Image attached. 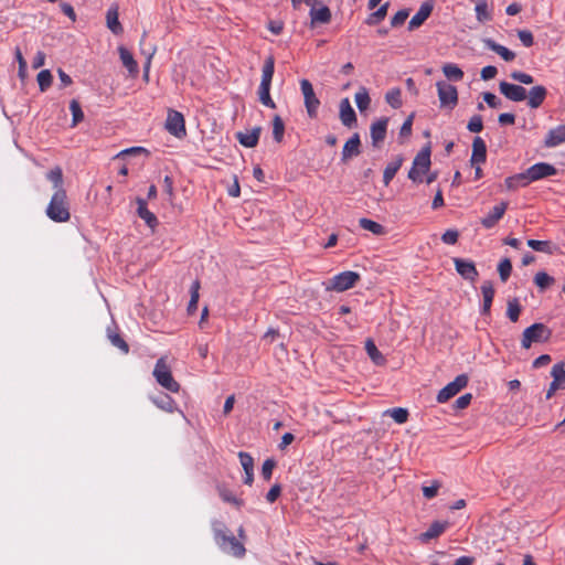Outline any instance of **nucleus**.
Masks as SVG:
<instances>
[{"instance_id":"obj_1","label":"nucleus","mask_w":565,"mask_h":565,"mask_svg":"<svg viewBox=\"0 0 565 565\" xmlns=\"http://www.w3.org/2000/svg\"><path fill=\"white\" fill-rule=\"evenodd\" d=\"M45 214L55 223H65L71 220L70 203L65 190L54 191Z\"/></svg>"},{"instance_id":"obj_2","label":"nucleus","mask_w":565,"mask_h":565,"mask_svg":"<svg viewBox=\"0 0 565 565\" xmlns=\"http://www.w3.org/2000/svg\"><path fill=\"white\" fill-rule=\"evenodd\" d=\"M244 539V532H238V535L234 532H218L215 537L220 548L235 557H242L245 554Z\"/></svg>"},{"instance_id":"obj_3","label":"nucleus","mask_w":565,"mask_h":565,"mask_svg":"<svg viewBox=\"0 0 565 565\" xmlns=\"http://www.w3.org/2000/svg\"><path fill=\"white\" fill-rule=\"evenodd\" d=\"M157 383L169 392L178 393L180 384L173 379L170 366L164 358H160L152 372Z\"/></svg>"},{"instance_id":"obj_4","label":"nucleus","mask_w":565,"mask_h":565,"mask_svg":"<svg viewBox=\"0 0 565 565\" xmlns=\"http://www.w3.org/2000/svg\"><path fill=\"white\" fill-rule=\"evenodd\" d=\"M551 335V329H548L544 323H533L523 331L521 345L524 349H530L532 343L546 342L550 340Z\"/></svg>"},{"instance_id":"obj_5","label":"nucleus","mask_w":565,"mask_h":565,"mask_svg":"<svg viewBox=\"0 0 565 565\" xmlns=\"http://www.w3.org/2000/svg\"><path fill=\"white\" fill-rule=\"evenodd\" d=\"M430 168V148H423L414 158L413 167L408 172V178L413 182H423V174Z\"/></svg>"},{"instance_id":"obj_6","label":"nucleus","mask_w":565,"mask_h":565,"mask_svg":"<svg viewBox=\"0 0 565 565\" xmlns=\"http://www.w3.org/2000/svg\"><path fill=\"white\" fill-rule=\"evenodd\" d=\"M360 280V275L355 271L347 270L342 271L334 277H332L328 285V290H334L338 292L345 291L355 286V284Z\"/></svg>"},{"instance_id":"obj_7","label":"nucleus","mask_w":565,"mask_h":565,"mask_svg":"<svg viewBox=\"0 0 565 565\" xmlns=\"http://www.w3.org/2000/svg\"><path fill=\"white\" fill-rule=\"evenodd\" d=\"M300 88L303 95L305 107L310 118H316L320 100L316 96L312 84L308 79L300 81Z\"/></svg>"},{"instance_id":"obj_8","label":"nucleus","mask_w":565,"mask_h":565,"mask_svg":"<svg viewBox=\"0 0 565 565\" xmlns=\"http://www.w3.org/2000/svg\"><path fill=\"white\" fill-rule=\"evenodd\" d=\"M438 90V97L441 107L455 108L458 103L457 88L446 82H438L436 84Z\"/></svg>"},{"instance_id":"obj_9","label":"nucleus","mask_w":565,"mask_h":565,"mask_svg":"<svg viewBox=\"0 0 565 565\" xmlns=\"http://www.w3.org/2000/svg\"><path fill=\"white\" fill-rule=\"evenodd\" d=\"M166 129L174 137L183 138L186 135L183 115L178 110L170 109L166 120Z\"/></svg>"},{"instance_id":"obj_10","label":"nucleus","mask_w":565,"mask_h":565,"mask_svg":"<svg viewBox=\"0 0 565 565\" xmlns=\"http://www.w3.org/2000/svg\"><path fill=\"white\" fill-rule=\"evenodd\" d=\"M468 384V376L465 374L458 375L452 382L448 383L441 388L437 395V402L445 403L456 394H458Z\"/></svg>"},{"instance_id":"obj_11","label":"nucleus","mask_w":565,"mask_h":565,"mask_svg":"<svg viewBox=\"0 0 565 565\" xmlns=\"http://www.w3.org/2000/svg\"><path fill=\"white\" fill-rule=\"evenodd\" d=\"M526 170L531 183L548 177H553L557 173V169L553 164L547 162L535 163L527 168Z\"/></svg>"},{"instance_id":"obj_12","label":"nucleus","mask_w":565,"mask_h":565,"mask_svg":"<svg viewBox=\"0 0 565 565\" xmlns=\"http://www.w3.org/2000/svg\"><path fill=\"white\" fill-rule=\"evenodd\" d=\"M456 271L466 280L475 282L479 276V273L473 262L463 258H454Z\"/></svg>"},{"instance_id":"obj_13","label":"nucleus","mask_w":565,"mask_h":565,"mask_svg":"<svg viewBox=\"0 0 565 565\" xmlns=\"http://www.w3.org/2000/svg\"><path fill=\"white\" fill-rule=\"evenodd\" d=\"M499 89L504 97L512 102H523L527 96L526 89L523 86L508 82H501L499 84Z\"/></svg>"},{"instance_id":"obj_14","label":"nucleus","mask_w":565,"mask_h":565,"mask_svg":"<svg viewBox=\"0 0 565 565\" xmlns=\"http://www.w3.org/2000/svg\"><path fill=\"white\" fill-rule=\"evenodd\" d=\"M388 118L383 117L371 125L372 146L380 148L386 137Z\"/></svg>"},{"instance_id":"obj_15","label":"nucleus","mask_w":565,"mask_h":565,"mask_svg":"<svg viewBox=\"0 0 565 565\" xmlns=\"http://www.w3.org/2000/svg\"><path fill=\"white\" fill-rule=\"evenodd\" d=\"M434 9V3L430 0L423 2L419 7V10L413 15L411 21L408 22V29L415 30L419 28L431 14Z\"/></svg>"},{"instance_id":"obj_16","label":"nucleus","mask_w":565,"mask_h":565,"mask_svg":"<svg viewBox=\"0 0 565 565\" xmlns=\"http://www.w3.org/2000/svg\"><path fill=\"white\" fill-rule=\"evenodd\" d=\"M310 7V23L311 26L317 24H327L331 21V11L327 6L311 4Z\"/></svg>"},{"instance_id":"obj_17","label":"nucleus","mask_w":565,"mask_h":565,"mask_svg":"<svg viewBox=\"0 0 565 565\" xmlns=\"http://www.w3.org/2000/svg\"><path fill=\"white\" fill-rule=\"evenodd\" d=\"M340 120L348 128L356 125V115L348 98L340 102Z\"/></svg>"},{"instance_id":"obj_18","label":"nucleus","mask_w":565,"mask_h":565,"mask_svg":"<svg viewBox=\"0 0 565 565\" xmlns=\"http://www.w3.org/2000/svg\"><path fill=\"white\" fill-rule=\"evenodd\" d=\"M507 207V202H501L500 204L493 206L489 214L481 218V224L486 228H492L503 217Z\"/></svg>"},{"instance_id":"obj_19","label":"nucleus","mask_w":565,"mask_h":565,"mask_svg":"<svg viewBox=\"0 0 565 565\" xmlns=\"http://www.w3.org/2000/svg\"><path fill=\"white\" fill-rule=\"evenodd\" d=\"M487 159V146L481 137H476L472 141V154L470 162L472 166L483 163Z\"/></svg>"},{"instance_id":"obj_20","label":"nucleus","mask_w":565,"mask_h":565,"mask_svg":"<svg viewBox=\"0 0 565 565\" xmlns=\"http://www.w3.org/2000/svg\"><path fill=\"white\" fill-rule=\"evenodd\" d=\"M118 6L113 4L106 12V24L107 28L115 34L119 35L122 33L124 29L121 23L119 22V12Z\"/></svg>"},{"instance_id":"obj_21","label":"nucleus","mask_w":565,"mask_h":565,"mask_svg":"<svg viewBox=\"0 0 565 565\" xmlns=\"http://www.w3.org/2000/svg\"><path fill=\"white\" fill-rule=\"evenodd\" d=\"M360 136L354 134L343 146L342 158L343 162L349 161L351 158L360 154Z\"/></svg>"},{"instance_id":"obj_22","label":"nucleus","mask_w":565,"mask_h":565,"mask_svg":"<svg viewBox=\"0 0 565 565\" xmlns=\"http://www.w3.org/2000/svg\"><path fill=\"white\" fill-rule=\"evenodd\" d=\"M486 47L489 50L495 52L498 55H500L505 62H511L515 58V53L509 50L508 47L497 43L492 39H483L482 40Z\"/></svg>"},{"instance_id":"obj_23","label":"nucleus","mask_w":565,"mask_h":565,"mask_svg":"<svg viewBox=\"0 0 565 565\" xmlns=\"http://www.w3.org/2000/svg\"><path fill=\"white\" fill-rule=\"evenodd\" d=\"M547 90L544 86L537 85L532 87L529 92V95L526 96L529 97L527 105L531 108H539L545 100Z\"/></svg>"},{"instance_id":"obj_24","label":"nucleus","mask_w":565,"mask_h":565,"mask_svg":"<svg viewBox=\"0 0 565 565\" xmlns=\"http://www.w3.org/2000/svg\"><path fill=\"white\" fill-rule=\"evenodd\" d=\"M563 142H565V125L551 129L546 135L544 145L547 148H553Z\"/></svg>"},{"instance_id":"obj_25","label":"nucleus","mask_w":565,"mask_h":565,"mask_svg":"<svg viewBox=\"0 0 565 565\" xmlns=\"http://www.w3.org/2000/svg\"><path fill=\"white\" fill-rule=\"evenodd\" d=\"M118 52L122 65L127 68L131 76H136L139 72L138 64L130 51H128L125 46H119Z\"/></svg>"},{"instance_id":"obj_26","label":"nucleus","mask_w":565,"mask_h":565,"mask_svg":"<svg viewBox=\"0 0 565 565\" xmlns=\"http://www.w3.org/2000/svg\"><path fill=\"white\" fill-rule=\"evenodd\" d=\"M481 292L483 296V305L481 308V313L489 315L491 305L493 301V297H494V288L490 280H487L481 285Z\"/></svg>"},{"instance_id":"obj_27","label":"nucleus","mask_w":565,"mask_h":565,"mask_svg":"<svg viewBox=\"0 0 565 565\" xmlns=\"http://www.w3.org/2000/svg\"><path fill=\"white\" fill-rule=\"evenodd\" d=\"M137 204V212L139 217L142 218L149 227L154 228L158 224V220L156 215L147 209L146 201L143 199L138 198Z\"/></svg>"},{"instance_id":"obj_28","label":"nucleus","mask_w":565,"mask_h":565,"mask_svg":"<svg viewBox=\"0 0 565 565\" xmlns=\"http://www.w3.org/2000/svg\"><path fill=\"white\" fill-rule=\"evenodd\" d=\"M260 130V127H256L252 131L238 132L237 139L244 147L253 148L258 142Z\"/></svg>"},{"instance_id":"obj_29","label":"nucleus","mask_w":565,"mask_h":565,"mask_svg":"<svg viewBox=\"0 0 565 565\" xmlns=\"http://www.w3.org/2000/svg\"><path fill=\"white\" fill-rule=\"evenodd\" d=\"M275 72V60L273 55L266 57L263 70H262V81L260 85L270 86L271 79Z\"/></svg>"},{"instance_id":"obj_30","label":"nucleus","mask_w":565,"mask_h":565,"mask_svg":"<svg viewBox=\"0 0 565 565\" xmlns=\"http://www.w3.org/2000/svg\"><path fill=\"white\" fill-rule=\"evenodd\" d=\"M403 163V158L401 156L393 159L391 162L387 163V166L384 169L383 173V182L385 185H388L390 182L395 177L396 172L399 170Z\"/></svg>"},{"instance_id":"obj_31","label":"nucleus","mask_w":565,"mask_h":565,"mask_svg":"<svg viewBox=\"0 0 565 565\" xmlns=\"http://www.w3.org/2000/svg\"><path fill=\"white\" fill-rule=\"evenodd\" d=\"M365 351L373 363H375L376 365L385 364L386 360L384 355L379 351L372 339H367L365 341Z\"/></svg>"},{"instance_id":"obj_32","label":"nucleus","mask_w":565,"mask_h":565,"mask_svg":"<svg viewBox=\"0 0 565 565\" xmlns=\"http://www.w3.org/2000/svg\"><path fill=\"white\" fill-rule=\"evenodd\" d=\"M152 402L158 408L167 413H173L177 411L175 402L173 401L172 397H170L167 394H162L158 397L152 398Z\"/></svg>"},{"instance_id":"obj_33","label":"nucleus","mask_w":565,"mask_h":565,"mask_svg":"<svg viewBox=\"0 0 565 565\" xmlns=\"http://www.w3.org/2000/svg\"><path fill=\"white\" fill-rule=\"evenodd\" d=\"M551 375L553 377L552 383L558 386L561 390H565V364L559 362L553 365Z\"/></svg>"},{"instance_id":"obj_34","label":"nucleus","mask_w":565,"mask_h":565,"mask_svg":"<svg viewBox=\"0 0 565 565\" xmlns=\"http://www.w3.org/2000/svg\"><path fill=\"white\" fill-rule=\"evenodd\" d=\"M443 73L449 81L459 82L463 78L462 70L458 65L452 63L444 64Z\"/></svg>"},{"instance_id":"obj_35","label":"nucleus","mask_w":565,"mask_h":565,"mask_svg":"<svg viewBox=\"0 0 565 565\" xmlns=\"http://www.w3.org/2000/svg\"><path fill=\"white\" fill-rule=\"evenodd\" d=\"M46 179L52 182L55 191L65 190L63 188V171L60 167H55L46 173Z\"/></svg>"},{"instance_id":"obj_36","label":"nucleus","mask_w":565,"mask_h":565,"mask_svg":"<svg viewBox=\"0 0 565 565\" xmlns=\"http://www.w3.org/2000/svg\"><path fill=\"white\" fill-rule=\"evenodd\" d=\"M527 246L536 252L545 254H553L554 250L556 249V247L553 246V244L548 241L529 239Z\"/></svg>"},{"instance_id":"obj_37","label":"nucleus","mask_w":565,"mask_h":565,"mask_svg":"<svg viewBox=\"0 0 565 565\" xmlns=\"http://www.w3.org/2000/svg\"><path fill=\"white\" fill-rule=\"evenodd\" d=\"M355 104L360 111H364L370 107L371 98L365 87H361L354 96Z\"/></svg>"},{"instance_id":"obj_38","label":"nucleus","mask_w":565,"mask_h":565,"mask_svg":"<svg viewBox=\"0 0 565 565\" xmlns=\"http://www.w3.org/2000/svg\"><path fill=\"white\" fill-rule=\"evenodd\" d=\"M476 18L479 22L484 23L492 19V15L488 9V3L486 0H480L477 2L476 8Z\"/></svg>"},{"instance_id":"obj_39","label":"nucleus","mask_w":565,"mask_h":565,"mask_svg":"<svg viewBox=\"0 0 565 565\" xmlns=\"http://www.w3.org/2000/svg\"><path fill=\"white\" fill-rule=\"evenodd\" d=\"M359 224L363 230L370 231L375 235H383L385 233L383 225L370 218H360Z\"/></svg>"},{"instance_id":"obj_40","label":"nucleus","mask_w":565,"mask_h":565,"mask_svg":"<svg viewBox=\"0 0 565 565\" xmlns=\"http://www.w3.org/2000/svg\"><path fill=\"white\" fill-rule=\"evenodd\" d=\"M384 415L392 417L397 424H404L408 419V411L406 408L396 407L386 409Z\"/></svg>"},{"instance_id":"obj_41","label":"nucleus","mask_w":565,"mask_h":565,"mask_svg":"<svg viewBox=\"0 0 565 565\" xmlns=\"http://www.w3.org/2000/svg\"><path fill=\"white\" fill-rule=\"evenodd\" d=\"M259 102L271 109L276 108L275 102L270 97V86L259 85L258 87Z\"/></svg>"},{"instance_id":"obj_42","label":"nucleus","mask_w":565,"mask_h":565,"mask_svg":"<svg viewBox=\"0 0 565 565\" xmlns=\"http://www.w3.org/2000/svg\"><path fill=\"white\" fill-rule=\"evenodd\" d=\"M199 290H200V281L194 280L191 285L190 292H191V299L188 305V312L192 315L196 308H198V301H199Z\"/></svg>"},{"instance_id":"obj_43","label":"nucleus","mask_w":565,"mask_h":565,"mask_svg":"<svg viewBox=\"0 0 565 565\" xmlns=\"http://www.w3.org/2000/svg\"><path fill=\"white\" fill-rule=\"evenodd\" d=\"M146 39V32L142 34L141 41H140V47L141 53L146 56V63H145V78L148 79V73L151 64V60L156 53V46H151L148 50L143 47V42Z\"/></svg>"},{"instance_id":"obj_44","label":"nucleus","mask_w":565,"mask_h":565,"mask_svg":"<svg viewBox=\"0 0 565 565\" xmlns=\"http://www.w3.org/2000/svg\"><path fill=\"white\" fill-rule=\"evenodd\" d=\"M385 100L393 108L397 109L402 106V92L399 88H393L385 94Z\"/></svg>"},{"instance_id":"obj_45","label":"nucleus","mask_w":565,"mask_h":565,"mask_svg":"<svg viewBox=\"0 0 565 565\" xmlns=\"http://www.w3.org/2000/svg\"><path fill=\"white\" fill-rule=\"evenodd\" d=\"M521 313V306L519 303L518 298L510 299L508 301L507 316L512 322H516L519 320Z\"/></svg>"},{"instance_id":"obj_46","label":"nucleus","mask_w":565,"mask_h":565,"mask_svg":"<svg viewBox=\"0 0 565 565\" xmlns=\"http://www.w3.org/2000/svg\"><path fill=\"white\" fill-rule=\"evenodd\" d=\"M70 110L72 113V127H75L78 122L84 119V113L79 103L76 99H72L70 103Z\"/></svg>"},{"instance_id":"obj_47","label":"nucleus","mask_w":565,"mask_h":565,"mask_svg":"<svg viewBox=\"0 0 565 565\" xmlns=\"http://www.w3.org/2000/svg\"><path fill=\"white\" fill-rule=\"evenodd\" d=\"M285 132V124L280 116L276 115L273 119V136L277 142H281Z\"/></svg>"},{"instance_id":"obj_48","label":"nucleus","mask_w":565,"mask_h":565,"mask_svg":"<svg viewBox=\"0 0 565 565\" xmlns=\"http://www.w3.org/2000/svg\"><path fill=\"white\" fill-rule=\"evenodd\" d=\"M390 3L385 2L382 4L375 12H373L366 20V23L370 25L376 24L382 21L386 14Z\"/></svg>"},{"instance_id":"obj_49","label":"nucleus","mask_w":565,"mask_h":565,"mask_svg":"<svg viewBox=\"0 0 565 565\" xmlns=\"http://www.w3.org/2000/svg\"><path fill=\"white\" fill-rule=\"evenodd\" d=\"M534 282L541 290H544L553 285L554 278L545 271H539L534 277Z\"/></svg>"},{"instance_id":"obj_50","label":"nucleus","mask_w":565,"mask_h":565,"mask_svg":"<svg viewBox=\"0 0 565 565\" xmlns=\"http://www.w3.org/2000/svg\"><path fill=\"white\" fill-rule=\"evenodd\" d=\"M220 497L224 502L230 503L236 508H241L243 504V501L226 488L220 489Z\"/></svg>"},{"instance_id":"obj_51","label":"nucleus","mask_w":565,"mask_h":565,"mask_svg":"<svg viewBox=\"0 0 565 565\" xmlns=\"http://www.w3.org/2000/svg\"><path fill=\"white\" fill-rule=\"evenodd\" d=\"M36 79H38L40 90L44 92L51 86L53 77L49 70H42L38 74Z\"/></svg>"},{"instance_id":"obj_52","label":"nucleus","mask_w":565,"mask_h":565,"mask_svg":"<svg viewBox=\"0 0 565 565\" xmlns=\"http://www.w3.org/2000/svg\"><path fill=\"white\" fill-rule=\"evenodd\" d=\"M512 271V264L509 258L502 259L498 265V273L500 276V279L505 282L508 278L510 277Z\"/></svg>"},{"instance_id":"obj_53","label":"nucleus","mask_w":565,"mask_h":565,"mask_svg":"<svg viewBox=\"0 0 565 565\" xmlns=\"http://www.w3.org/2000/svg\"><path fill=\"white\" fill-rule=\"evenodd\" d=\"M414 114H411L406 120L403 122L401 129H399V142H403L405 139H407L412 134V126L414 120Z\"/></svg>"},{"instance_id":"obj_54","label":"nucleus","mask_w":565,"mask_h":565,"mask_svg":"<svg viewBox=\"0 0 565 565\" xmlns=\"http://www.w3.org/2000/svg\"><path fill=\"white\" fill-rule=\"evenodd\" d=\"M108 339L114 347L120 349L124 353H128L129 347L126 341L116 332L108 330Z\"/></svg>"},{"instance_id":"obj_55","label":"nucleus","mask_w":565,"mask_h":565,"mask_svg":"<svg viewBox=\"0 0 565 565\" xmlns=\"http://www.w3.org/2000/svg\"><path fill=\"white\" fill-rule=\"evenodd\" d=\"M238 458L244 472L254 471V459L249 454L241 451Z\"/></svg>"},{"instance_id":"obj_56","label":"nucleus","mask_w":565,"mask_h":565,"mask_svg":"<svg viewBox=\"0 0 565 565\" xmlns=\"http://www.w3.org/2000/svg\"><path fill=\"white\" fill-rule=\"evenodd\" d=\"M510 77L521 84L530 85L534 82V78L532 75L521 72V71H513L510 74Z\"/></svg>"},{"instance_id":"obj_57","label":"nucleus","mask_w":565,"mask_h":565,"mask_svg":"<svg viewBox=\"0 0 565 565\" xmlns=\"http://www.w3.org/2000/svg\"><path fill=\"white\" fill-rule=\"evenodd\" d=\"M467 129L471 132H480L483 129L482 118L479 115H475L470 118Z\"/></svg>"},{"instance_id":"obj_58","label":"nucleus","mask_w":565,"mask_h":565,"mask_svg":"<svg viewBox=\"0 0 565 565\" xmlns=\"http://www.w3.org/2000/svg\"><path fill=\"white\" fill-rule=\"evenodd\" d=\"M440 488V482L438 481H433V483L430 486H424L423 487V494L426 499H433L437 495L438 493V490Z\"/></svg>"},{"instance_id":"obj_59","label":"nucleus","mask_w":565,"mask_h":565,"mask_svg":"<svg viewBox=\"0 0 565 565\" xmlns=\"http://www.w3.org/2000/svg\"><path fill=\"white\" fill-rule=\"evenodd\" d=\"M409 12L406 9L399 10L395 13V15L391 19V25L393 28L402 25L405 20L408 18Z\"/></svg>"},{"instance_id":"obj_60","label":"nucleus","mask_w":565,"mask_h":565,"mask_svg":"<svg viewBox=\"0 0 565 565\" xmlns=\"http://www.w3.org/2000/svg\"><path fill=\"white\" fill-rule=\"evenodd\" d=\"M518 38L522 42V44L526 47H530L534 43V38L531 31L529 30H520L518 31Z\"/></svg>"},{"instance_id":"obj_61","label":"nucleus","mask_w":565,"mask_h":565,"mask_svg":"<svg viewBox=\"0 0 565 565\" xmlns=\"http://www.w3.org/2000/svg\"><path fill=\"white\" fill-rule=\"evenodd\" d=\"M276 466V462L274 459H266L262 466V476L265 480H269L273 475V470Z\"/></svg>"},{"instance_id":"obj_62","label":"nucleus","mask_w":565,"mask_h":565,"mask_svg":"<svg viewBox=\"0 0 565 565\" xmlns=\"http://www.w3.org/2000/svg\"><path fill=\"white\" fill-rule=\"evenodd\" d=\"M483 100L491 108H499L501 106V100L492 93L486 92L482 94Z\"/></svg>"},{"instance_id":"obj_63","label":"nucleus","mask_w":565,"mask_h":565,"mask_svg":"<svg viewBox=\"0 0 565 565\" xmlns=\"http://www.w3.org/2000/svg\"><path fill=\"white\" fill-rule=\"evenodd\" d=\"M458 232L455 231V230H447L443 236H441V241L445 243V244H449V245H454L457 243L458 241Z\"/></svg>"},{"instance_id":"obj_64","label":"nucleus","mask_w":565,"mask_h":565,"mask_svg":"<svg viewBox=\"0 0 565 565\" xmlns=\"http://www.w3.org/2000/svg\"><path fill=\"white\" fill-rule=\"evenodd\" d=\"M498 74V70L495 66H492V65H488V66H484L482 70H481V78L483 81H489V79H492L495 77V75Z\"/></svg>"}]
</instances>
